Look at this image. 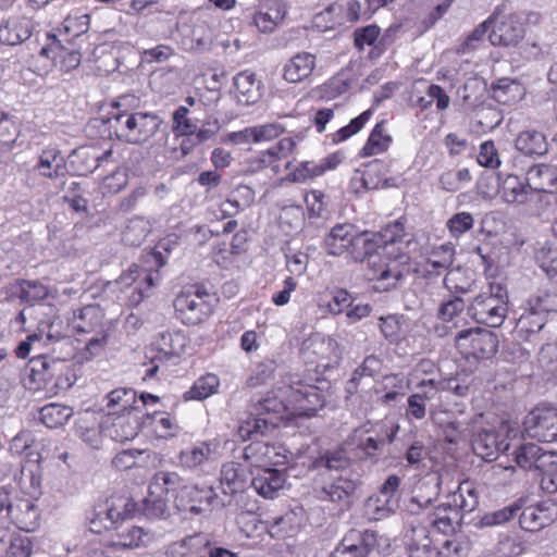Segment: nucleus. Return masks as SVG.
Segmentation results:
<instances>
[{
	"mask_svg": "<svg viewBox=\"0 0 557 557\" xmlns=\"http://www.w3.org/2000/svg\"><path fill=\"white\" fill-rule=\"evenodd\" d=\"M380 248L379 236L363 231L356 232L347 253L355 262L369 260L368 278L375 281V289L389 290L396 288L405 278L404 271L395 263H376L371 259Z\"/></svg>",
	"mask_w": 557,
	"mask_h": 557,
	"instance_id": "f257e3e1",
	"label": "nucleus"
},
{
	"mask_svg": "<svg viewBox=\"0 0 557 557\" xmlns=\"http://www.w3.org/2000/svg\"><path fill=\"white\" fill-rule=\"evenodd\" d=\"M103 123L110 138L129 145H144L159 133L163 120L156 112L138 111L131 114L108 115Z\"/></svg>",
	"mask_w": 557,
	"mask_h": 557,
	"instance_id": "f03ea898",
	"label": "nucleus"
},
{
	"mask_svg": "<svg viewBox=\"0 0 557 557\" xmlns=\"http://www.w3.org/2000/svg\"><path fill=\"white\" fill-rule=\"evenodd\" d=\"M310 380H302L299 375H292L284 391L288 404L293 406L290 413L297 412L307 417L314 416L325 404L324 389L329 388V382L317 377L312 384Z\"/></svg>",
	"mask_w": 557,
	"mask_h": 557,
	"instance_id": "7ed1b4c3",
	"label": "nucleus"
},
{
	"mask_svg": "<svg viewBox=\"0 0 557 557\" xmlns=\"http://www.w3.org/2000/svg\"><path fill=\"white\" fill-rule=\"evenodd\" d=\"M508 293L500 285H491L490 292L475 296L468 306V314L476 323L499 327L507 315Z\"/></svg>",
	"mask_w": 557,
	"mask_h": 557,
	"instance_id": "20e7f679",
	"label": "nucleus"
},
{
	"mask_svg": "<svg viewBox=\"0 0 557 557\" xmlns=\"http://www.w3.org/2000/svg\"><path fill=\"white\" fill-rule=\"evenodd\" d=\"M433 498L412 496L407 505V510L412 515H424V522L443 534L455 531L461 520V511L454 504H441L431 509Z\"/></svg>",
	"mask_w": 557,
	"mask_h": 557,
	"instance_id": "39448f33",
	"label": "nucleus"
},
{
	"mask_svg": "<svg viewBox=\"0 0 557 557\" xmlns=\"http://www.w3.org/2000/svg\"><path fill=\"white\" fill-rule=\"evenodd\" d=\"M488 22L492 28L488 40L493 46L516 47L524 37L525 29L521 17L506 2L494 9Z\"/></svg>",
	"mask_w": 557,
	"mask_h": 557,
	"instance_id": "423d86ee",
	"label": "nucleus"
},
{
	"mask_svg": "<svg viewBox=\"0 0 557 557\" xmlns=\"http://www.w3.org/2000/svg\"><path fill=\"white\" fill-rule=\"evenodd\" d=\"M103 311L98 305H88L73 312L70 326L76 335H92L86 343V349L97 355L104 346L107 333Z\"/></svg>",
	"mask_w": 557,
	"mask_h": 557,
	"instance_id": "0eeeda50",
	"label": "nucleus"
},
{
	"mask_svg": "<svg viewBox=\"0 0 557 557\" xmlns=\"http://www.w3.org/2000/svg\"><path fill=\"white\" fill-rule=\"evenodd\" d=\"M455 342L466 359L473 358L478 361L494 357L499 343L494 332L482 327L467 329L458 332L455 336Z\"/></svg>",
	"mask_w": 557,
	"mask_h": 557,
	"instance_id": "6e6552de",
	"label": "nucleus"
},
{
	"mask_svg": "<svg viewBox=\"0 0 557 557\" xmlns=\"http://www.w3.org/2000/svg\"><path fill=\"white\" fill-rule=\"evenodd\" d=\"M175 504L180 510H188L193 515H200L209 509L227 506L230 499L220 497L212 486L186 485L175 496Z\"/></svg>",
	"mask_w": 557,
	"mask_h": 557,
	"instance_id": "1a4fd4ad",
	"label": "nucleus"
},
{
	"mask_svg": "<svg viewBox=\"0 0 557 557\" xmlns=\"http://www.w3.org/2000/svg\"><path fill=\"white\" fill-rule=\"evenodd\" d=\"M523 432L540 442L557 441V409L537 406L523 419Z\"/></svg>",
	"mask_w": 557,
	"mask_h": 557,
	"instance_id": "9d476101",
	"label": "nucleus"
},
{
	"mask_svg": "<svg viewBox=\"0 0 557 557\" xmlns=\"http://www.w3.org/2000/svg\"><path fill=\"white\" fill-rule=\"evenodd\" d=\"M455 261V247L453 244H442L431 249L426 260L421 263L416 273L428 283H434Z\"/></svg>",
	"mask_w": 557,
	"mask_h": 557,
	"instance_id": "9b49d317",
	"label": "nucleus"
},
{
	"mask_svg": "<svg viewBox=\"0 0 557 557\" xmlns=\"http://www.w3.org/2000/svg\"><path fill=\"white\" fill-rule=\"evenodd\" d=\"M377 544L376 532L350 530L332 553L333 557H367Z\"/></svg>",
	"mask_w": 557,
	"mask_h": 557,
	"instance_id": "f8f14e48",
	"label": "nucleus"
},
{
	"mask_svg": "<svg viewBox=\"0 0 557 557\" xmlns=\"http://www.w3.org/2000/svg\"><path fill=\"white\" fill-rule=\"evenodd\" d=\"M174 308L177 317L187 325L201 323L212 312L209 299L191 295L190 292L180 294L174 300Z\"/></svg>",
	"mask_w": 557,
	"mask_h": 557,
	"instance_id": "ddd939ff",
	"label": "nucleus"
},
{
	"mask_svg": "<svg viewBox=\"0 0 557 557\" xmlns=\"http://www.w3.org/2000/svg\"><path fill=\"white\" fill-rule=\"evenodd\" d=\"M159 280L160 274L158 271H150L137 264H133L127 272L121 274L119 283L125 287L134 285V292L129 299L133 304L137 305L149 296V292L156 286Z\"/></svg>",
	"mask_w": 557,
	"mask_h": 557,
	"instance_id": "4468645a",
	"label": "nucleus"
},
{
	"mask_svg": "<svg viewBox=\"0 0 557 557\" xmlns=\"http://www.w3.org/2000/svg\"><path fill=\"white\" fill-rule=\"evenodd\" d=\"M46 37L47 42L40 49V55L59 61L61 67L66 72L76 69L81 64L82 53L77 49L67 47L69 44L63 42L54 33H48Z\"/></svg>",
	"mask_w": 557,
	"mask_h": 557,
	"instance_id": "2eb2a0df",
	"label": "nucleus"
},
{
	"mask_svg": "<svg viewBox=\"0 0 557 557\" xmlns=\"http://www.w3.org/2000/svg\"><path fill=\"white\" fill-rule=\"evenodd\" d=\"M473 451L486 461L495 460L499 454L509 455L510 443L492 430H482L471 441Z\"/></svg>",
	"mask_w": 557,
	"mask_h": 557,
	"instance_id": "dca6fc26",
	"label": "nucleus"
},
{
	"mask_svg": "<svg viewBox=\"0 0 557 557\" xmlns=\"http://www.w3.org/2000/svg\"><path fill=\"white\" fill-rule=\"evenodd\" d=\"M352 459L347 449L343 447L326 449L315 457L311 462L314 470H325L331 475L357 473L352 470Z\"/></svg>",
	"mask_w": 557,
	"mask_h": 557,
	"instance_id": "f3484780",
	"label": "nucleus"
},
{
	"mask_svg": "<svg viewBox=\"0 0 557 557\" xmlns=\"http://www.w3.org/2000/svg\"><path fill=\"white\" fill-rule=\"evenodd\" d=\"M35 23L25 15H13L0 24V44L16 46L33 35Z\"/></svg>",
	"mask_w": 557,
	"mask_h": 557,
	"instance_id": "a211bd4d",
	"label": "nucleus"
},
{
	"mask_svg": "<svg viewBox=\"0 0 557 557\" xmlns=\"http://www.w3.org/2000/svg\"><path fill=\"white\" fill-rule=\"evenodd\" d=\"M360 484L359 473L331 475V481L321 488V498L330 502L348 499Z\"/></svg>",
	"mask_w": 557,
	"mask_h": 557,
	"instance_id": "6ab92c4d",
	"label": "nucleus"
},
{
	"mask_svg": "<svg viewBox=\"0 0 557 557\" xmlns=\"http://www.w3.org/2000/svg\"><path fill=\"white\" fill-rule=\"evenodd\" d=\"M509 455L513 456V460L520 468L528 471H536L537 473L552 458V451L545 450L535 443L520 444Z\"/></svg>",
	"mask_w": 557,
	"mask_h": 557,
	"instance_id": "aec40b11",
	"label": "nucleus"
},
{
	"mask_svg": "<svg viewBox=\"0 0 557 557\" xmlns=\"http://www.w3.org/2000/svg\"><path fill=\"white\" fill-rule=\"evenodd\" d=\"M317 58L314 54L301 51L289 58L283 65L282 77L289 84H299L312 75Z\"/></svg>",
	"mask_w": 557,
	"mask_h": 557,
	"instance_id": "412c9836",
	"label": "nucleus"
},
{
	"mask_svg": "<svg viewBox=\"0 0 557 557\" xmlns=\"http://www.w3.org/2000/svg\"><path fill=\"white\" fill-rule=\"evenodd\" d=\"M63 363L59 360L49 359L45 355L32 358L26 367V374L37 385V388L51 383L57 374L63 370Z\"/></svg>",
	"mask_w": 557,
	"mask_h": 557,
	"instance_id": "4be33fe9",
	"label": "nucleus"
},
{
	"mask_svg": "<svg viewBox=\"0 0 557 557\" xmlns=\"http://www.w3.org/2000/svg\"><path fill=\"white\" fill-rule=\"evenodd\" d=\"M140 429H144L143 412L140 408H135L134 411L119 414L109 429V434L115 442L123 443L134 440Z\"/></svg>",
	"mask_w": 557,
	"mask_h": 557,
	"instance_id": "5701e85b",
	"label": "nucleus"
},
{
	"mask_svg": "<svg viewBox=\"0 0 557 557\" xmlns=\"http://www.w3.org/2000/svg\"><path fill=\"white\" fill-rule=\"evenodd\" d=\"M285 474L275 468L262 467L252 473L251 486L264 498H273L285 484Z\"/></svg>",
	"mask_w": 557,
	"mask_h": 557,
	"instance_id": "b1692460",
	"label": "nucleus"
},
{
	"mask_svg": "<svg viewBox=\"0 0 557 557\" xmlns=\"http://www.w3.org/2000/svg\"><path fill=\"white\" fill-rule=\"evenodd\" d=\"M556 511L547 503L530 505L519 515L520 527L528 532H537L555 520Z\"/></svg>",
	"mask_w": 557,
	"mask_h": 557,
	"instance_id": "393cba45",
	"label": "nucleus"
},
{
	"mask_svg": "<svg viewBox=\"0 0 557 557\" xmlns=\"http://www.w3.org/2000/svg\"><path fill=\"white\" fill-rule=\"evenodd\" d=\"M529 189L537 193H557V168L552 164L537 163L525 173Z\"/></svg>",
	"mask_w": 557,
	"mask_h": 557,
	"instance_id": "a878e982",
	"label": "nucleus"
},
{
	"mask_svg": "<svg viewBox=\"0 0 557 557\" xmlns=\"http://www.w3.org/2000/svg\"><path fill=\"white\" fill-rule=\"evenodd\" d=\"M288 400L285 403L274 394L252 397L248 405L250 416H263L273 418L278 423L289 411Z\"/></svg>",
	"mask_w": 557,
	"mask_h": 557,
	"instance_id": "bb28decb",
	"label": "nucleus"
},
{
	"mask_svg": "<svg viewBox=\"0 0 557 557\" xmlns=\"http://www.w3.org/2000/svg\"><path fill=\"white\" fill-rule=\"evenodd\" d=\"M357 227L350 223L334 225L324 238L327 255L342 256L347 253Z\"/></svg>",
	"mask_w": 557,
	"mask_h": 557,
	"instance_id": "cd10ccee",
	"label": "nucleus"
},
{
	"mask_svg": "<svg viewBox=\"0 0 557 557\" xmlns=\"http://www.w3.org/2000/svg\"><path fill=\"white\" fill-rule=\"evenodd\" d=\"M35 170L42 177L59 178L67 173L66 162L58 148H47L41 151Z\"/></svg>",
	"mask_w": 557,
	"mask_h": 557,
	"instance_id": "c85d7f7f",
	"label": "nucleus"
},
{
	"mask_svg": "<svg viewBox=\"0 0 557 557\" xmlns=\"http://www.w3.org/2000/svg\"><path fill=\"white\" fill-rule=\"evenodd\" d=\"M247 471L237 462H226L221 468L220 484L225 496L243 492L247 486Z\"/></svg>",
	"mask_w": 557,
	"mask_h": 557,
	"instance_id": "c756f323",
	"label": "nucleus"
},
{
	"mask_svg": "<svg viewBox=\"0 0 557 557\" xmlns=\"http://www.w3.org/2000/svg\"><path fill=\"white\" fill-rule=\"evenodd\" d=\"M108 414H122L140 408L136 391L129 387H120L111 391L104 397Z\"/></svg>",
	"mask_w": 557,
	"mask_h": 557,
	"instance_id": "7c9ffc66",
	"label": "nucleus"
},
{
	"mask_svg": "<svg viewBox=\"0 0 557 557\" xmlns=\"http://www.w3.org/2000/svg\"><path fill=\"white\" fill-rule=\"evenodd\" d=\"M235 97L239 104L251 106L260 97V82L256 79L255 73L245 71L234 77Z\"/></svg>",
	"mask_w": 557,
	"mask_h": 557,
	"instance_id": "2f4dec72",
	"label": "nucleus"
},
{
	"mask_svg": "<svg viewBox=\"0 0 557 557\" xmlns=\"http://www.w3.org/2000/svg\"><path fill=\"white\" fill-rule=\"evenodd\" d=\"M491 92L495 101L512 104L523 98L525 89L518 79L502 77L492 83Z\"/></svg>",
	"mask_w": 557,
	"mask_h": 557,
	"instance_id": "473e14b6",
	"label": "nucleus"
},
{
	"mask_svg": "<svg viewBox=\"0 0 557 557\" xmlns=\"http://www.w3.org/2000/svg\"><path fill=\"white\" fill-rule=\"evenodd\" d=\"M277 455L275 446L261 441H252L243 450V458L257 469L276 463Z\"/></svg>",
	"mask_w": 557,
	"mask_h": 557,
	"instance_id": "72a5a7b5",
	"label": "nucleus"
},
{
	"mask_svg": "<svg viewBox=\"0 0 557 557\" xmlns=\"http://www.w3.org/2000/svg\"><path fill=\"white\" fill-rule=\"evenodd\" d=\"M38 509L34 503L28 499H21L15 505L12 504L10 519L15 525L26 532L36 529L38 523Z\"/></svg>",
	"mask_w": 557,
	"mask_h": 557,
	"instance_id": "f704fd0d",
	"label": "nucleus"
},
{
	"mask_svg": "<svg viewBox=\"0 0 557 557\" xmlns=\"http://www.w3.org/2000/svg\"><path fill=\"white\" fill-rule=\"evenodd\" d=\"M158 358L170 360L185 351L187 338L182 332H163L156 342Z\"/></svg>",
	"mask_w": 557,
	"mask_h": 557,
	"instance_id": "c9c22d12",
	"label": "nucleus"
},
{
	"mask_svg": "<svg viewBox=\"0 0 557 557\" xmlns=\"http://www.w3.org/2000/svg\"><path fill=\"white\" fill-rule=\"evenodd\" d=\"M150 536L140 527H131L116 534V537L108 543V548L113 550L133 549L147 546Z\"/></svg>",
	"mask_w": 557,
	"mask_h": 557,
	"instance_id": "e433bc0d",
	"label": "nucleus"
},
{
	"mask_svg": "<svg viewBox=\"0 0 557 557\" xmlns=\"http://www.w3.org/2000/svg\"><path fill=\"white\" fill-rule=\"evenodd\" d=\"M515 147L525 156H543L548 150V144L543 133L537 131L521 132L515 140Z\"/></svg>",
	"mask_w": 557,
	"mask_h": 557,
	"instance_id": "4c0bfd02",
	"label": "nucleus"
},
{
	"mask_svg": "<svg viewBox=\"0 0 557 557\" xmlns=\"http://www.w3.org/2000/svg\"><path fill=\"white\" fill-rule=\"evenodd\" d=\"M89 23V14H70L58 28L57 36H59L63 42L72 44V39L78 38L88 32Z\"/></svg>",
	"mask_w": 557,
	"mask_h": 557,
	"instance_id": "58836bf2",
	"label": "nucleus"
},
{
	"mask_svg": "<svg viewBox=\"0 0 557 557\" xmlns=\"http://www.w3.org/2000/svg\"><path fill=\"white\" fill-rule=\"evenodd\" d=\"M137 513L150 520L165 518L168 515V497L156 493L149 487L148 495L140 504H137Z\"/></svg>",
	"mask_w": 557,
	"mask_h": 557,
	"instance_id": "ea45409f",
	"label": "nucleus"
},
{
	"mask_svg": "<svg viewBox=\"0 0 557 557\" xmlns=\"http://www.w3.org/2000/svg\"><path fill=\"white\" fill-rule=\"evenodd\" d=\"M71 164L77 175H87L99 168L98 149L79 147L71 154Z\"/></svg>",
	"mask_w": 557,
	"mask_h": 557,
	"instance_id": "a19ab883",
	"label": "nucleus"
},
{
	"mask_svg": "<svg viewBox=\"0 0 557 557\" xmlns=\"http://www.w3.org/2000/svg\"><path fill=\"white\" fill-rule=\"evenodd\" d=\"M137 503L129 498H119L113 502L102 512L104 519L103 529H111L119 520L124 518L134 517L136 515Z\"/></svg>",
	"mask_w": 557,
	"mask_h": 557,
	"instance_id": "79ce46f5",
	"label": "nucleus"
},
{
	"mask_svg": "<svg viewBox=\"0 0 557 557\" xmlns=\"http://www.w3.org/2000/svg\"><path fill=\"white\" fill-rule=\"evenodd\" d=\"M528 184L524 185L518 176L507 175L499 185V194L507 203H525L529 199Z\"/></svg>",
	"mask_w": 557,
	"mask_h": 557,
	"instance_id": "37998d69",
	"label": "nucleus"
},
{
	"mask_svg": "<svg viewBox=\"0 0 557 557\" xmlns=\"http://www.w3.org/2000/svg\"><path fill=\"white\" fill-rule=\"evenodd\" d=\"M251 417V419H247L238 426L237 433L243 441L252 440L255 436H262L270 428L274 429L278 425L273 418L263 416Z\"/></svg>",
	"mask_w": 557,
	"mask_h": 557,
	"instance_id": "c03bdc74",
	"label": "nucleus"
},
{
	"mask_svg": "<svg viewBox=\"0 0 557 557\" xmlns=\"http://www.w3.org/2000/svg\"><path fill=\"white\" fill-rule=\"evenodd\" d=\"M186 486L184 484V480L176 472L169 471H159L157 472L149 487L166 497L170 493L175 494V496L181 492V488Z\"/></svg>",
	"mask_w": 557,
	"mask_h": 557,
	"instance_id": "a18cd8bd",
	"label": "nucleus"
},
{
	"mask_svg": "<svg viewBox=\"0 0 557 557\" xmlns=\"http://www.w3.org/2000/svg\"><path fill=\"white\" fill-rule=\"evenodd\" d=\"M216 443L202 442L183 450L181 453L180 460L186 467H197L205 461L212 459L216 454Z\"/></svg>",
	"mask_w": 557,
	"mask_h": 557,
	"instance_id": "49530a36",
	"label": "nucleus"
},
{
	"mask_svg": "<svg viewBox=\"0 0 557 557\" xmlns=\"http://www.w3.org/2000/svg\"><path fill=\"white\" fill-rule=\"evenodd\" d=\"M220 386V379L213 373L197 379L193 386L184 393L185 400H203L213 395Z\"/></svg>",
	"mask_w": 557,
	"mask_h": 557,
	"instance_id": "de8ad7c7",
	"label": "nucleus"
},
{
	"mask_svg": "<svg viewBox=\"0 0 557 557\" xmlns=\"http://www.w3.org/2000/svg\"><path fill=\"white\" fill-rule=\"evenodd\" d=\"M211 542L208 534L195 533L180 542L181 557H207Z\"/></svg>",
	"mask_w": 557,
	"mask_h": 557,
	"instance_id": "09e8293b",
	"label": "nucleus"
},
{
	"mask_svg": "<svg viewBox=\"0 0 557 557\" xmlns=\"http://www.w3.org/2000/svg\"><path fill=\"white\" fill-rule=\"evenodd\" d=\"M392 141V137L385 134V126L383 122L377 123L370 136L359 152L360 157H370L374 154L382 153L387 150L389 144Z\"/></svg>",
	"mask_w": 557,
	"mask_h": 557,
	"instance_id": "8fccbe9b",
	"label": "nucleus"
},
{
	"mask_svg": "<svg viewBox=\"0 0 557 557\" xmlns=\"http://www.w3.org/2000/svg\"><path fill=\"white\" fill-rule=\"evenodd\" d=\"M144 428H150L159 437L165 438L174 434V419L163 412H143Z\"/></svg>",
	"mask_w": 557,
	"mask_h": 557,
	"instance_id": "3c124183",
	"label": "nucleus"
},
{
	"mask_svg": "<svg viewBox=\"0 0 557 557\" xmlns=\"http://www.w3.org/2000/svg\"><path fill=\"white\" fill-rule=\"evenodd\" d=\"M453 503L462 512H471L479 505V493L473 482L463 481L453 495Z\"/></svg>",
	"mask_w": 557,
	"mask_h": 557,
	"instance_id": "603ef678",
	"label": "nucleus"
},
{
	"mask_svg": "<svg viewBox=\"0 0 557 557\" xmlns=\"http://www.w3.org/2000/svg\"><path fill=\"white\" fill-rule=\"evenodd\" d=\"M72 416V409L59 404H49L39 411L40 421L48 428L63 425Z\"/></svg>",
	"mask_w": 557,
	"mask_h": 557,
	"instance_id": "864d4df0",
	"label": "nucleus"
},
{
	"mask_svg": "<svg viewBox=\"0 0 557 557\" xmlns=\"http://www.w3.org/2000/svg\"><path fill=\"white\" fill-rule=\"evenodd\" d=\"M294 521L295 515L293 512H286L285 515L269 517L264 523L271 537L284 539L294 533Z\"/></svg>",
	"mask_w": 557,
	"mask_h": 557,
	"instance_id": "5fc2aeb1",
	"label": "nucleus"
},
{
	"mask_svg": "<svg viewBox=\"0 0 557 557\" xmlns=\"http://www.w3.org/2000/svg\"><path fill=\"white\" fill-rule=\"evenodd\" d=\"M546 322L547 319L541 312L532 310V306H528L517 321V329L527 335L535 334L545 326Z\"/></svg>",
	"mask_w": 557,
	"mask_h": 557,
	"instance_id": "6e6d98bb",
	"label": "nucleus"
},
{
	"mask_svg": "<svg viewBox=\"0 0 557 557\" xmlns=\"http://www.w3.org/2000/svg\"><path fill=\"white\" fill-rule=\"evenodd\" d=\"M49 296V288L39 281L23 280L20 283V298L29 305L45 300Z\"/></svg>",
	"mask_w": 557,
	"mask_h": 557,
	"instance_id": "4d7b16f0",
	"label": "nucleus"
},
{
	"mask_svg": "<svg viewBox=\"0 0 557 557\" xmlns=\"http://www.w3.org/2000/svg\"><path fill=\"white\" fill-rule=\"evenodd\" d=\"M372 115V110H366L357 117L352 119L346 126L339 128L332 135L333 144H339L342 141L347 140L355 134L359 133L366 123L370 120Z\"/></svg>",
	"mask_w": 557,
	"mask_h": 557,
	"instance_id": "13d9d810",
	"label": "nucleus"
},
{
	"mask_svg": "<svg viewBox=\"0 0 557 557\" xmlns=\"http://www.w3.org/2000/svg\"><path fill=\"white\" fill-rule=\"evenodd\" d=\"M367 506L373 512L374 518L380 520L396 511L398 508V498L376 495L369 498Z\"/></svg>",
	"mask_w": 557,
	"mask_h": 557,
	"instance_id": "bf43d9fd",
	"label": "nucleus"
},
{
	"mask_svg": "<svg viewBox=\"0 0 557 557\" xmlns=\"http://www.w3.org/2000/svg\"><path fill=\"white\" fill-rule=\"evenodd\" d=\"M284 18V12L280 8H270L267 12L259 11L253 15V24L262 33L273 32L278 22Z\"/></svg>",
	"mask_w": 557,
	"mask_h": 557,
	"instance_id": "052dcab7",
	"label": "nucleus"
},
{
	"mask_svg": "<svg viewBox=\"0 0 557 557\" xmlns=\"http://www.w3.org/2000/svg\"><path fill=\"white\" fill-rule=\"evenodd\" d=\"M403 315L389 314L380 318V330L389 343H397L403 335Z\"/></svg>",
	"mask_w": 557,
	"mask_h": 557,
	"instance_id": "680f3d73",
	"label": "nucleus"
},
{
	"mask_svg": "<svg viewBox=\"0 0 557 557\" xmlns=\"http://www.w3.org/2000/svg\"><path fill=\"white\" fill-rule=\"evenodd\" d=\"M521 510V506L518 503H513L502 509L487 512L481 519V525L494 527L510 521Z\"/></svg>",
	"mask_w": 557,
	"mask_h": 557,
	"instance_id": "e2e57ef3",
	"label": "nucleus"
},
{
	"mask_svg": "<svg viewBox=\"0 0 557 557\" xmlns=\"http://www.w3.org/2000/svg\"><path fill=\"white\" fill-rule=\"evenodd\" d=\"M527 306H532V310H537L547 319L550 312H557V292H540L528 300Z\"/></svg>",
	"mask_w": 557,
	"mask_h": 557,
	"instance_id": "0e129e2a",
	"label": "nucleus"
},
{
	"mask_svg": "<svg viewBox=\"0 0 557 557\" xmlns=\"http://www.w3.org/2000/svg\"><path fill=\"white\" fill-rule=\"evenodd\" d=\"M541 475V487L543 491L553 494L557 492V454L552 451V458L539 472Z\"/></svg>",
	"mask_w": 557,
	"mask_h": 557,
	"instance_id": "69168bd1",
	"label": "nucleus"
},
{
	"mask_svg": "<svg viewBox=\"0 0 557 557\" xmlns=\"http://www.w3.org/2000/svg\"><path fill=\"white\" fill-rule=\"evenodd\" d=\"M474 224V218L469 212H458L451 215L446 223V226L449 231V234L455 237L459 238L461 235H463L466 232L471 230Z\"/></svg>",
	"mask_w": 557,
	"mask_h": 557,
	"instance_id": "338daca9",
	"label": "nucleus"
},
{
	"mask_svg": "<svg viewBox=\"0 0 557 557\" xmlns=\"http://www.w3.org/2000/svg\"><path fill=\"white\" fill-rule=\"evenodd\" d=\"M355 300L356 298L347 289L335 288L332 292V298L327 302L326 308L332 315H339L346 312Z\"/></svg>",
	"mask_w": 557,
	"mask_h": 557,
	"instance_id": "774afa93",
	"label": "nucleus"
}]
</instances>
